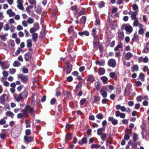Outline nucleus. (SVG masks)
Listing matches in <instances>:
<instances>
[{"mask_svg": "<svg viewBox=\"0 0 149 149\" xmlns=\"http://www.w3.org/2000/svg\"><path fill=\"white\" fill-rule=\"evenodd\" d=\"M17 7L22 10H23L24 8L23 6V1L22 0H17Z\"/></svg>", "mask_w": 149, "mask_h": 149, "instance_id": "obj_10", "label": "nucleus"}, {"mask_svg": "<svg viewBox=\"0 0 149 149\" xmlns=\"http://www.w3.org/2000/svg\"><path fill=\"white\" fill-rule=\"evenodd\" d=\"M38 35L36 33H33L32 35V38L34 41L36 42L37 40Z\"/></svg>", "mask_w": 149, "mask_h": 149, "instance_id": "obj_30", "label": "nucleus"}, {"mask_svg": "<svg viewBox=\"0 0 149 149\" xmlns=\"http://www.w3.org/2000/svg\"><path fill=\"white\" fill-rule=\"evenodd\" d=\"M31 57V55L29 53H26L25 55L24 58L26 61H29Z\"/></svg>", "mask_w": 149, "mask_h": 149, "instance_id": "obj_20", "label": "nucleus"}, {"mask_svg": "<svg viewBox=\"0 0 149 149\" xmlns=\"http://www.w3.org/2000/svg\"><path fill=\"white\" fill-rule=\"evenodd\" d=\"M130 94L129 90L127 88L125 89L124 92V95L125 96L128 95Z\"/></svg>", "mask_w": 149, "mask_h": 149, "instance_id": "obj_52", "label": "nucleus"}, {"mask_svg": "<svg viewBox=\"0 0 149 149\" xmlns=\"http://www.w3.org/2000/svg\"><path fill=\"white\" fill-rule=\"evenodd\" d=\"M13 65L15 67H19L20 65V63L18 61H15L13 63Z\"/></svg>", "mask_w": 149, "mask_h": 149, "instance_id": "obj_38", "label": "nucleus"}, {"mask_svg": "<svg viewBox=\"0 0 149 149\" xmlns=\"http://www.w3.org/2000/svg\"><path fill=\"white\" fill-rule=\"evenodd\" d=\"M22 51V49L21 48L19 47L18 48L17 50L15 52V54L13 55V56L15 57L16 56L18 55L19 54H20V52Z\"/></svg>", "mask_w": 149, "mask_h": 149, "instance_id": "obj_29", "label": "nucleus"}, {"mask_svg": "<svg viewBox=\"0 0 149 149\" xmlns=\"http://www.w3.org/2000/svg\"><path fill=\"white\" fill-rule=\"evenodd\" d=\"M123 61L124 65H126L127 67H129L130 66V63L129 62L126 63L125 61L123 58Z\"/></svg>", "mask_w": 149, "mask_h": 149, "instance_id": "obj_57", "label": "nucleus"}, {"mask_svg": "<svg viewBox=\"0 0 149 149\" xmlns=\"http://www.w3.org/2000/svg\"><path fill=\"white\" fill-rule=\"evenodd\" d=\"M8 34L7 33H5L3 34L0 35V38L1 40L5 41L6 37L8 36Z\"/></svg>", "mask_w": 149, "mask_h": 149, "instance_id": "obj_32", "label": "nucleus"}, {"mask_svg": "<svg viewBox=\"0 0 149 149\" xmlns=\"http://www.w3.org/2000/svg\"><path fill=\"white\" fill-rule=\"evenodd\" d=\"M133 56L132 54L130 52L126 53L124 56L123 58L127 60H129Z\"/></svg>", "mask_w": 149, "mask_h": 149, "instance_id": "obj_12", "label": "nucleus"}, {"mask_svg": "<svg viewBox=\"0 0 149 149\" xmlns=\"http://www.w3.org/2000/svg\"><path fill=\"white\" fill-rule=\"evenodd\" d=\"M6 63V61H2L0 59V65L2 67V70L6 69L9 68V65H7L6 66H3Z\"/></svg>", "mask_w": 149, "mask_h": 149, "instance_id": "obj_13", "label": "nucleus"}, {"mask_svg": "<svg viewBox=\"0 0 149 149\" xmlns=\"http://www.w3.org/2000/svg\"><path fill=\"white\" fill-rule=\"evenodd\" d=\"M87 80L91 82H93L94 81L95 79L93 76L91 75H90L88 76Z\"/></svg>", "mask_w": 149, "mask_h": 149, "instance_id": "obj_28", "label": "nucleus"}, {"mask_svg": "<svg viewBox=\"0 0 149 149\" xmlns=\"http://www.w3.org/2000/svg\"><path fill=\"white\" fill-rule=\"evenodd\" d=\"M79 34L81 36H83V35H85L86 36H88L89 35V33L87 31H84L83 32H79Z\"/></svg>", "mask_w": 149, "mask_h": 149, "instance_id": "obj_31", "label": "nucleus"}, {"mask_svg": "<svg viewBox=\"0 0 149 149\" xmlns=\"http://www.w3.org/2000/svg\"><path fill=\"white\" fill-rule=\"evenodd\" d=\"M101 79L102 80L104 84H106L108 82V78L105 76H103L101 78Z\"/></svg>", "mask_w": 149, "mask_h": 149, "instance_id": "obj_35", "label": "nucleus"}, {"mask_svg": "<svg viewBox=\"0 0 149 149\" xmlns=\"http://www.w3.org/2000/svg\"><path fill=\"white\" fill-rule=\"evenodd\" d=\"M6 115L7 116L10 117L12 118H13L14 116L13 113L10 111H7L6 113Z\"/></svg>", "mask_w": 149, "mask_h": 149, "instance_id": "obj_22", "label": "nucleus"}, {"mask_svg": "<svg viewBox=\"0 0 149 149\" xmlns=\"http://www.w3.org/2000/svg\"><path fill=\"white\" fill-rule=\"evenodd\" d=\"M91 148H98L100 147V145L99 144H93L91 146Z\"/></svg>", "mask_w": 149, "mask_h": 149, "instance_id": "obj_55", "label": "nucleus"}, {"mask_svg": "<svg viewBox=\"0 0 149 149\" xmlns=\"http://www.w3.org/2000/svg\"><path fill=\"white\" fill-rule=\"evenodd\" d=\"M23 99L26 98L27 95V92L26 91H24L20 93Z\"/></svg>", "mask_w": 149, "mask_h": 149, "instance_id": "obj_36", "label": "nucleus"}, {"mask_svg": "<svg viewBox=\"0 0 149 149\" xmlns=\"http://www.w3.org/2000/svg\"><path fill=\"white\" fill-rule=\"evenodd\" d=\"M93 42L94 46L95 47L98 46L99 44V41L96 38H95Z\"/></svg>", "mask_w": 149, "mask_h": 149, "instance_id": "obj_37", "label": "nucleus"}, {"mask_svg": "<svg viewBox=\"0 0 149 149\" xmlns=\"http://www.w3.org/2000/svg\"><path fill=\"white\" fill-rule=\"evenodd\" d=\"M139 38V36L137 34H134V37L133 38H132V40L133 41H136L138 40Z\"/></svg>", "mask_w": 149, "mask_h": 149, "instance_id": "obj_47", "label": "nucleus"}, {"mask_svg": "<svg viewBox=\"0 0 149 149\" xmlns=\"http://www.w3.org/2000/svg\"><path fill=\"white\" fill-rule=\"evenodd\" d=\"M148 58L147 56H146L143 58V62L144 63H147L148 61Z\"/></svg>", "mask_w": 149, "mask_h": 149, "instance_id": "obj_61", "label": "nucleus"}, {"mask_svg": "<svg viewBox=\"0 0 149 149\" xmlns=\"http://www.w3.org/2000/svg\"><path fill=\"white\" fill-rule=\"evenodd\" d=\"M25 123L26 125V128H30L31 127L30 121L29 120H25Z\"/></svg>", "mask_w": 149, "mask_h": 149, "instance_id": "obj_33", "label": "nucleus"}, {"mask_svg": "<svg viewBox=\"0 0 149 149\" xmlns=\"http://www.w3.org/2000/svg\"><path fill=\"white\" fill-rule=\"evenodd\" d=\"M96 117L98 119H101L103 118V116L102 114L99 113L96 115Z\"/></svg>", "mask_w": 149, "mask_h": 149, "instance_id": "obj_49", "label": "nucleus"}, {"mask_svg": "<svg viewBox=\"0 0 149 149\" xmlns=\"http://www.w3.org/2000/svg\"><path fill=\"white\" fill-rule=\"evenodd\" d=\"M35 9L36 12L39 14H40L42 12V7L40 5H38L35 6Z\"/></svg>", "mask_w": 149, "mask_h": 149, "instance_id": "obj_19", "label": "nucleus"}, {"mask_svg": "<svg viewBox=\"0 0 149 149\" xmlns=\"http://www.w3.org/2000/svg\"><path fill=\"white\" fill-rule=\"evenodd\" d=\"M14 99L17 102H19L23 98L20 94L17 96H15Z\"/></svg>", "mask_w": 149, "mask_h": 149, "instance_id": "obj_25", "label": "nucleus"}, {"mask_svg": "<svg viewBox=\"0 0 149 149\" xmlns=\"http://www.w3.org/2000/svg\"><path fill=\"white\" fill-rule=\"evenodd\" d=\"M134 21L133 22V25L134 26H137L139 25V22L138 19L134 20Z\"/></svg>", "mask_w": 149, "mask_h": 149, "instance_id": "obj_40", "label": "nucleus"}, {"mask_svg": "<svg viewBox=\"0 0 149 149\" xmlns=\"http://www.w3.org/2000/svg\"><path fill=\"white\" fill-rule=\"evenodd\" d=\"M108 120L111 122L112 123L113 125H116L118 124V121L116 119H114L113 117H110L108 118Z\"/></svg>", "mask_w": 149, "mask_h": 149, "instance_id": "obj_17", "label": "nucleus"}, {"mask_svg": "<svg viewBox=\"0 0 149 149\" xmlns=\"http://www.w3.org/2000/svg\"><path fill=\"white\" fill-rule=\"evenodd\" d=\"M3 75L4 77H7L8 75V73L6 71H4L2 72Z\"/></svg>", "mask_w": 149, "mask_h": 149, "instance_id": "obj_63", "label": "nucleus"}, {"mask_svg": "<svg viewBox=\"0 0 149 149\" xmlns=\"http://www.w3.org/2000/svg\"><path fill=\"white\" fill-rule=\"evenodd\" d=\"M4 108L5 110H10V107L9 105L8 104H6L4 105Z\"/></svg>", "mask_w": 149, "mask_h": 149, "instance_id": "obj_54", "label": "nucleus"}, {"mask_svg": "<svg viewBox=\"0 0 149 149\" xmlns=\"http://www.w3.org/2000/svg\"><path fill=\"white\" fill-rule=\"evenodd\" d=\"M118 37L120 40H123L124 37L123 31L121 30H119L118 32Z\"/></svg>", "mask_w": 149, "mask_h": 149, "instance_id": "obj_16", "label": "nucleus"}, {"mask_svg": "<svg viewBox=\"0 0 149 149\" xmlns=\"http://www.w3.org/2000/svg\"><path fill=\"white\" fill-rule=\"evenodd\" d=\"M8 46L10 49H13L15 47V43L14 41L12 40H10L8 42Z\"/></svg>", "mask_w": 149, "mask_h": 149, "instance_id": "obj_18", "label": "nucleus"}, {"mask_svg": "<svg viewBox=\"0 0 149 149\" xmlns=\"http://www.w3.org/2000/svg\"><path fill=\"white\" fill-rule=\"evenodd\" d=\"M95 63L97 65H99L100 66H103L105 63V61L104 60H102L101 61H96Z\"/></svg>", "mask_w": 149, "mask_h": 149, "instance_id": "obj_23", "label": "nucleus"}, {"mask_svg": "<svg viewBox=\"0 0 149 149\" xmlns=\"http://www.w3.org/2000/svg\"><path fill=\"white\" fill-rule=\"evenodd\" d=\"M6 117H4L3 119H1L0 120V124L1 125H3L6 123V121L5 119H6Z\"/></svg>", "mask_w": 149, "mask_h": 149, "instance_id": "obj_41", "label": "nucleus"}, {"mask_svg": "<svg viewBox=\"0 0 149 149\" xmlns=\"http://www.w3.org/2000/svg\"><path fill=\"white\" fill-rule=\"evenodd\" d=\"M27 46L29 48L31 47L32 45V40L31 39H29L26 40Z\"/></svg>", "mask_w": 149, "mask_h": 149, "instance_id": "obj_24", "label": "nucleus"}, {"mask_svg": "<svg viewBox=\"0 0 149 149\" xmlns=\"http://www.w3.org/2000/svg\"><path fill=\"white\" fill-rule=\"evenodd\" d=\"M103 129V130H104L105 129L101 128L97 130V134L98 135H101L102 134V130Z\"/></svg>", "mask_w": 149, "mask_h": 149, "instance_id": "obj_44", "label": "nucleus"}, {"mask_svg": "<svg viewBox=\"0 0 149 149\" xmlns=\"http://www.w3.org/2000/svg\"><path fill=\"white\" fill-rule=\"evenodd\" d=\"M106 88L105 87L102 88L100 91V93L104 98L106 97L107 96V93L106 92Z\"/></svg>", "mask_w": 149, "mask_h": 149, "instance_id": "obj_9", "label": "nucleus"}, {"mask_svg": "<svg viewBox=\"0 0 149 149\" xmlns=\"http://www.w3.org/2000/svg\"><path fill=\"white\" fill-rule=\"evenodd\" d=\"M116 116L117 117H120L121 118H123L125 117V114L123 113H121L118 111H116L115 112Z\"/></svg>", "mask_w": 149, "mask_h": 149, "instance_id": "obj_8", "label": "nucleus"}, {"mask_svg": "<svg viewBox=\"0 0 149 149\" xmlns=\"http://www.w3.org/2000/svg\"><path fill=\"white\" fill-rule=\"evenodd\" d=\"M34 113L33 108L31 107L28 105H26L24 109L22 110L21 113H18L17 116V118H22L24 117H27L29 113L32 114Z\"/></svg>", "mask_w": 149, "mask_h": 149, "instance_id": "obj_1", "label": "nucleus"}, {"mask_svg": "<svg viewBox=\"0 0 149 149\" xmlns=\"http://www.w3.org/2000/svg\"><path fill=\"white\" fill-rule=\"evenodd\" d=\"M122 27L123 29H125L126 31L129 33H131L133 31L132 27L130 25H123Z\"/></svg>", "mask_w": 149, "mask_h": 149, "instance_id": "obj_6", "label": "nucleus"}, {"mask_svg": "<svg viewBox=\"0 0 149 149\" xmlns=\"http://www.w3.org/2000/svg\"><path fill=\"white\" fill-rule=\"evenodd\" d=\"M105 72V70L103 68H100L99 69V73L101 75L104 74Z\"/></svg>", "mask_w": 149, "mask_h": 149, "instance_id": "obj_39", "label": "nucleus"}, {"mask_svg": "<svg viewBox=\"0 0 149 149\" xmlns=\"http://www.w3.org/2000/svg\"><path fill=\"white\" fill-rule=\"evenodd\" d=\"M6 13L10 17H13L15 15V13L11 9L8 10L6 11Z\"/></svg>", "mask_w": 149, "mask_h": 149, "instance_id": "obj_14", "label": "nucleus"}, {"mask_svg": "<svg viewBox=\"0 0 149 149\" xmlns=\"http://www.w3.org/2000/svg\"><path fill=\"white\" fill-rule=\"evenodd\" d=\"M144 33V30L143 29H139L138 31V33L139 34H142Z\"/></svg>", "mask_w": 149, "mask_h": 149, "instance_id": "obj_59", "label": "nucleus"}, {"mask_svg": "<svg viewBox=\"0 0 149 149\" xmlns=\"http://www.w3.org/2000/svg\"><path fill=\"white\" fill-rule=\"evenodd\" d=\"M27 22L29 24H32L33 23L34 20L33 18L29 17L27 20Z\"/></svg>", "mask_w": 149, "mask_h": 149, "instance_id": "obj_45", "label": "nucleus"}, {"mask_svg": "<svg viewBox=\"0 0 149 149\" xmlns=\"http://www.w3.org/2000/svg\"><path fill=\"white\" fill-rule=\"evenodd\" d=\"M149 48L147 46H145L143 50V52L147 53L149 52Z\"/></svg>", "mask_w": 149, "mask_h": 149, "instance_id": "obj_50", "label": "nucleus"}, {"mask_svg": "<svg viewBox=\"0 0 149 149\" xmlns=\"http://www.w3.org/2000/svg\"><path fill=\"white\" fill-rule=\"evenodd\" d=\"M34 28L37 31L39 29V24L38 23H35L34 24Z\"/></svg>", "mask_w": 149, "mask_h": 149, "instance_id": "obj_48", "label": "nucleus"}, {"mask_svg": "<svg viewBox=\"0 0 149 149\" xmlns=\"http://www.w3.org/2000/svg\"><path fill=\"white\" fill-rule=\"evenodd\" d=\"M125 132L126 133L124 136V139L126 140H128L130 138L129 136L127 134H130L132 133V132H131L130 133H128L127 130L125 131Z\"/></svg>", "mask_w": 149, "mask_h": 149, "instance_id": "obj_26", "label": "nucleus"}, {"mask_svg": "<svg viewBox=\"0 0 149 149\" xmlns=\"http://www.w3.org/2000/svg\"><path fill=\"white\" fill-rule=\"evenodd\" d=\"M67 66L65 68V70L66 71L67 73L68 74L71 72L72 67V65L69 62H68L67 63Z\"/></svg>", "mask_w": 149, "mask_h": 149, "instance_id": "obj_7", "label": "nucleus"}, {"mask_svg": "<svg viewBox=\"0 0 149 149\" xmlns=\"http://www.w3.org/2000/svg\"><path fill=\"white\" fill-rule=\"evenodd\" d=\"M8 98L6 94H3L0 97V103L2 104H4L6 102H8Z\"/></svg>", "mask_w": 149, "mask_h": 149, "instance_id": "obj_3", "label": "nucleus"}, {"mask_svg": "<svg viewBox=\"0 0 149 149\" xmlns=\"http://www.w3.org/2000/svg\"><path fill=\"white\" fill-rule=\"evenodd\" d=\"M133 139L134 141H136L138 139V135L136 134H134L133 135Z\"/></svg>", "mask_w": 149, "mask_h": 149, "instance_id": "obj_56", "label": "nucleus"}, {"mask_svg": "<svg viewBox=\"0 0 149 149\" xmlns=\"http://www.w3.org/2000/svg\"><path fill=\"white\" fill-rule=\"evenodd\" d=\"M24 139L25 141L29 143L33 141V137L32 136H25L24 137Z\"/></svg>", "mask_w": 149, "mask_h": 149, "instance_id": "obj_15", "label": "nucleus"}, {"mask_svg": "<svg viewBox=\"0 0 149 149\" xmlns=\"http://www.w3.org/2000/svg\"><path fill=\"white\" fill-rule=\"evenodd\" d=\"M22 24L25 27H26L28 26L27 23V22L25 20H24L22 21Z\"/></svg>", "mask_w": 149, "mask_h": 149, "instance_id": "obj_60", "label": "nucleus"}, {"mask_svg": "<svg viewBox=\"0 0 149 149\" xmlns=\"http://www.w3.org/2000/svg\"><path fill=\"white\" fill-rule=\"evenodd\" d=\"M122 47V45L121 43L118 44L116 47L114 48V50L117 51L119 49L121 48Z\"/></svg>", "mask_w": 149, "mask_h": 149, "instance_id": "obj_43", "label": "nucleus"}, {"mask_svg": "<svg viewBox=\"0 0 149 149\" xmlns=\"http://www.w3.org/2000/svg\"><path fill=\"white\" fill-rule=\"evenodd\" d=\"M25 136H28L30 135L31 133V131L30 130L27 129L25 130Z\"/></svg>", "mask_w": 149, "mask_h": 149, "instance_id": "obj_51", "label": "nucleus"}, {"mask_svg": "<svg viewBox=\"0 0 149 149\" xmlns=\"http://www.w3.org/2000/svg\"><path fill=\"white\" fill-rule=\"evenodd\" d=\"M29 3L31 4L36 5V0H29Z\"/></svg>", "mask_w": 149, "mask_h": 149, "instance_id": "obj_53", "label": "nucleus"}, {"mask_svg": "<svg viewBox=\"0 0 149 149\" xmlns=\"http://www.w3.org/2000/svg\"><path fill=\"white\" fill-rule=\"evenodd\" d=\"M72 138L71 134H68L66 135V138L68 140H70Z\"/></svg>", "mask_w": 149, "mask_h": 149, "instance_id": "obj_58", "label": "nucleus"}, {"mask_svg": "<svg viewBox=\"0 0 149 149\" xmlns=\"http://www.w3.org/2000/svg\"><path fill=\"white\" fill-rule=\"evenodd\" d=\"M16 71L15 69L14 68H11L9 69V73L10 74H13L15 73Z\"/></svg>", "mask_w": 149, "mask_h": 149, "instance_id": "obj_46", "label": "nucleus"}, {"mask_svg": "<svg viewBox=\"0 0 149 149\" xmlns=\"http://www.w3.org/2000/svg\"><path fill=\"white\" fill-rule=\"evenodd\" d=\"M87 139L85 137H83L81 141H79L78 143L80 145H83L84 144H85L87 143Z\"/></svg>", "mask_w": 149, "mask_h": 149, "instance_id": "obj_21", "label": "nucleus"}, {"mask_svg": "<svg viewBox=\"0 0 149 149\" xmlns=\"http://www.w3.org/2000/svg\"><path fill=\"white\" fill-rule=\"evenodd\" d=\"M144 75L142 73H140L139 76V78L142 81H143L144 80Z\"/></svg>", "mask_w": 149, "mask_h": 149, "instance_id": "obj_42", "label": "nucleus"}, {"mask_svg": "<svg viewBox=\"0 0 149 149\" xmlns=\"http://www.w3.org/2000/svg\"><path fill=\"white\" fill-rule=\"evenodd\" d=\"M137 14V12H132V11H130L128 13V14L131 15V19L133 20L138 19L136 17Z\"/></svg>", "mask_w": 149, "mask_h": 149, "instance_id": "obj_11", "label": "nucleus"}, {"mask_svg": "<svg viewBox=\"0 0 149 149\" xmlns=\"http://www.w3.org/2000/svg\"><path fill=\"white\" fill-rule=\"evenodd\" d=\"M128 105L130 107H132L134 104V102L131 101H129L128 102Z\"/></svg>", "mask_w": 149, "mask_h": 149, "instance_id": "obj_64", "label": "nucleus"}, {"mask_svg": "<svg viewBox=\"0 0 149 149\" xmlns=\"http://www.w3.org/2000/svg\"><path fill=\"white\" fill-rule=\"evenodd\" d=\"M108 64L109 66L113 68L116 65V62L114 59H110L108 61Z\"/></svg>", "mask_w": 149, "mask_h": 149, "instance_id": "obj_5", "label": "nucleus"}, {"mask_svg": "<svg viewBox=\"0 0 149 149\" xmlns=\"http://www.w3.org/2000/svg\"><path fill=\"white\" fill-rule=\"evenodd\" d=\"M18 78L24 83H26L27 82L28 78L27 76H25L22 74H20L18 75Z\"/></svg>", "mask_w": 149, "mask_h": 149, "instance_id": "obj_4", "label": "nucleus"}, {"mask_svg": "<svg viewBox=\"0 0 149 149\" xmlns=\"http://www.w3.org/2000/svg\"><path fill=\"white\" fill-rule=\"evenodd\" d=\"M4 30L6 31L8 30L9 29V26L8 24H7L4 25Z\"/></svg>", "mask_w": 149, "mask_h": 149, "instance_id": "obj_62", "label": "nucleus"}, {"mask_svg": "<svg viewBox=\"0 0 149 149\" xmlns=\"http://www.w3.org/2000/svg\"><path fill=\"white\" fill-rule=\"evenodd\" d=\"M139 67L137 65H134L131 68V70L132 72L134 71H137L138 70Z\"/></svg>", "mask_w": 149, "mask_h": 149, "instance_id": "obj_27", "label": "nucleus"}, {"mask_svg": "<svg viewBox=\"0 0 149 149\" xmlns=\"http://www.w3.org/2000/svg\"><path fill=\"white\" fill-rule=\"evenodd\" d=\"M96 88L97 90H99L100 87V82L99 81L96 82L95 84Z\"/></svg>", "mask_w": 149, "mask_h": 149, "instance_id": "obj_34", "label": "nucleus"}, {"mask_svg": "<svg viewBox=\"0 0 149 149\" xmlns=\"http://www.w3.org/2000/svg\"><path fill=\"white\" fill-rule=\"evenodd\" d=\"M116 108L117 110L120 109L122 112L126 111L128 113H129L131 111L130 109L129 108H127V109L126 110V108L124 106H121L120 104H118L116 106Z\"/></svg>", "mask_w": 149, "mask_h": 149, "instance_id": "obj_2", "label": "nucleus"}]
</instances>
